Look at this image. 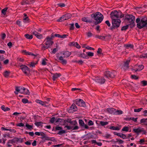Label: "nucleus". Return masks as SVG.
I'll use <instances>...</instances> for the list:
<instances>
[{
  "instance_id": "14",
  "label": "nucleus",
  "mask_w": 147,
  "mask_h": 147,
  "mask_svg": "<svg viewBox=\"0 0 147 147\" xmlns=\"http://www.w3.org/2000/svg\"><path fill=\"white\" fill-rule=\"evenodd\" d=\"M77 110V107L74 104H73L68 110L69 113H73Z\"/></svg>"
},
{
  "instance_id": "60",
  "label": "nucleus",
  "mask_w": 147,
  "mask_h": 147,
  "mask_svg": "<svg viewBox=\"0 0 147 147\" xmlns=\"http://www.w3.org/2000/svg\"><path fill=\"white\" fill-rule=\"evenodd\" d=\"M104 137L107 139L111 137V135L110 134H105Z\"/></svg>"
},
{
  "instance_id": "4",
  "label": "nucleus",
  "mask_w": 147,
  "mask_h": 147,
  "mask_svg": "<svg viewBox=\"0 0 147 147\" xmlns=\"http://www.w3.org/2000/svg\"><path fill=\"white\" fill-rule=\"evenodd\" d=\"M110 15L112 20L121 18L124 16V14L121 12H117L116 10L112 11Z\"/></svg>"
},
{
  "instance_id": "54",
  "label": "nucleus",
  "mask_w": 147,
  "mask_h": 147,
  "mask_svg": "<svg viewBox=\"0 0 147 147\" xmlns=\"http://www.w3.org/2000/svg\"><path fill=\"white\" fill-rule=\"evenodd\" d=\"M74 62H77V63L80 64H82L83 63V62L82 60H80L79 61H74Z\"/></svg>"
},
{
  "instance_id": "41",
  "label": "nucleus",
  "mask_w": 147,
  "mask_h": 147,
  "mask_svg": "<svg viewBox=\"0 0 147 147\" xmlns=\"http://www.w3.org/2000/svg\"><path fill=\"white\" fill-rule=\"evenodd\" d=\"M100 124L102 126L107 125L108 124L107 122H104L103 121H101L100 122Z\"/></svg>"
},
{
  "instance_id": "23",
  "label": "nucleus",
  "mask_w": 147,
  "mask_h": 147,
  "mask_svg": "<svg viewBox=\"0 0 147 147\" xmlns=\"http://www.w3.org/2000/svg\"><path fill=\"white\" fill-rule=\"evenodd\" d=\"M59 59L61 61V63L63 65H66L67 64V61L66 60L63 59L62 56H60L59 57Z\"/></svg>"
},
{
  "instance_id": "9",
  "label": "nucleus",
  "mask_w": 147,
  "mask_h": 147,
  "mask_svg": "<svg viewBox=\"0 0 147 147\" xmlns=\"http://www.w3.org/2000/svg\"><path fill=\"white\" fill-rule=\"evenodd\" d=\"M121 21L119 19L113 20L112 24L113 28H117L119 26Z\"/></svg>"
},
{
  "instance_id": "42",
  "label": "nucleus",
  "mask_w": 147,
  "mask_h": 147,
  "mask_svg": "<svg viewBox=\"0 0 147 147\" xmlns=\"http://www.w3.org/2000/svg\"><path fill=\"white\" fill-rule=\"evenodd\" d=\"M86 53L87 55L89 56L92 57L94 56V53L92 52H87Z\"/></svg>"
},
{
  "instance_id": "28",
  "label": "nucleus",
  "mask_w": 147,
  "mask_h": 147,
  "mask_svg": "<svg viewBox=\"0 0 147 147\" xmlns=\"http://www.w3.org/2000/svg\"><path fill=\"white\" fill-rule=\"evenodd\" d=\"M1 108V109L4 111H8L10 109L8 107H5L4 105L2 106Z\"/></svg>"
},
{
  "instance_id": "2",
  "label": "nucleus",
  "mask_w": 147,
  "mask_h": 147,
  "mask_svg": "<svg viewBox=\"0 0 147 147\" xmlns=\"http://www.w3.org/2000/svg\"><path fill=\"white\" fill-rule=\"evenodd\" d=\"M92 18H94V19L95 20L94 24L96 25L100 23L103 20V15L99 12H96L95 14L91 15Z\"/></svg>"
},
{
  "instance_id": "13",
  "label": "nucleus",
  "mask_w": 147,
  "mask_h": 147,
  "mask_svg": "<svg viewBox=\"0 0 147 147\" xmlns=\"http://www.w3.org/2000/svg\"><path fill=\"white\" fill-rule=\"evenodd\" d=\"M75 102L78 106L84 107L85 105V103L81 99H76Z\"/></svg>"
},
{
  "instance_id": "63",
  "label": "nucleus",
  "mask_w": 147,
  "mask_h": 147,
  "mask_svg": "<svg viewBox=\"0 0 147 147\" xmlns=\"http://www.w3.org/2000/svg\"><path fill=\"white\" fill-rule=\"evenodd\" d=\"M58 5L61 7H64L65 6V5L63 3H59L58 4Z\"/></svg>"
},
{
  "instance_id": "46",
  "label": "nucleus",
  "mask_w": 147,
  "mask_h": 147,
  "mask_svg": "<svg viewBox=\"0 0 147 147\" xmlns=\"http://www.w3.org/2000/svg\"><path fill=\"white\" fill-rule=\"evenodd\" d=\"M117 140L116 142H118L119 144H122L124 142V141L121 140L117 139Z\"/></svg>"
},
{
  "instance_id": "59",
  "label": "nucleus",
  "mask_w": 147,
  "mask_h": 147,
  "mask_svg": "<svg viewBox=\"0 0 147 147\" xmlns=\"http://www.w3.org/2000/svg\"><path fill=\"white\" fill-rule=\"evenodd\" d=\"M51 35H53L54 36L53 38L55 37H57L60 38L61 37V35L60 34H52Z\"/></svg>"
},
{
  "instance_id": "57",
  "label": "nucleus",
  "mask_w": 147,
  "mask_h": 147,
  "mask_svg": "<svg viewBox=\"0 0 147 147\" xmlns=\"http://www.w3.org/2000/svg\"><path fill=\"white\" fill-rule=\"evenodd\" d=\"M86 35L88 37H90L92 36V34L90 32H88L86 33Z\"/></svg>"
},
{
  "instance_id": "8",
  "label": "nucleus",
  "mask_w": 147,
  "mask_h": 147,
  "mask_svg": "<svg viewBox=\"0 0 147 147\" xmlns=\"http://www.w3.org/2000/svg\"><path fill=\"white\" fill-rule=\"evenodd\" d=\"M71 16V14L68 13L63 15L62 17H61L60 18L57 20L58 22L64 21L65 20H67L70 18Z\"/></svg>"
},
{
  "instance_id": "17",
  "label": "nucleus",
  "mask_w": 147,
  "mask_h": 147,
  "mask_svg": "<svg viewBox=\"0 0 147 147\" xmlns=\"http://www.w3.org/2000/svg\"><path fill=\"white\" fill-rule=\"evenodd\" d=\"M115 109L112 108H108L107 109V111L109 113L113 114H115Z\"/></svg>"
},
{
  "instance_id": "18",
  "label": "nucleus",
  "mask_w": 147,
  "mask_h": 147,
  "mask_svg": "<svg viewBox=\"0 0 147 147\" xmlns=\"http://www.w3.org/2000/svg\"><path fill=\"white\" fill-rule=\"evenodd\" d=\"M82 21L86 22L91 23L93 22L88 17H84L82 18Z\"/></svg>"
},
{
  "instance_id": "37",
  "label": "nucleus",
  "mask_w": 147,
  "mask_h": 147,
  "mask_svg": "<svg viewBox=\"0 0 147 147\" xmlns=\"http://www.w3.org/2000/svg\"><path fill=\"white\" fill-rule=\"evenodd\" d=\"M123 113V111L121 110H115V114L121 115Z\"/></svg>"
},
{
  "instance_id": "47",
  "label": "nucleus",
  "mask_w": 147,
  "mask_h": 147,
  "mask_svg": "<svg viewBox=\"0 0 147 147\" xmlns=\"http://www.w3.org/2000/svg\"><path fill=\"white\" fill-rule=\"evenodd\" d=\"M143 108H141L137 109H134V111L135 112H139Z\"/></svg>"
},
{
  "instance_id": "10",
  "label": "nucleus",
  "mask_w": 147,
  "mask_h": 147,
  "mask_svg": "<svg viewBox=\"0 0 147 147\" xmlns=\"http://www.w3.org/2000/svg\"><path fill=\"white\" fill-rule=\"evenodd\" d=\"M93 80L96 82L99 83V84H102L104 83L105 82V80L102 77H97L94 78Z\"/></svg>"
},
{
  "instance_id": "35",
  "label": "nucleus",
  "mask_w": 147,
  "mask_h": 147,
  "mask_svg": "<svg viewBox=\"0 0 147 147\" xmlns=\"http://www.w3.org/2000/svg\"><path fill=\"white\" fill-rule=\"evenodd\" d=\"M47 61V60L46 59H44L42 60L41 64L43 65H46L47 64L46 61Z\"/></svg>"
},
{
  "instance_id": "36",
  "label": "nucleus",
  "mask_w": 147,
  "mask_h": 147,
  "mask_svg": "<svg viewBox=\"0 0 147 147\" xmlns=\"http://www.w3.org/2000/svg\"><path fill=\"white\" fill-rule=\"evenodd\" d=\"M8 9V8L7 7H5L4 9H3L1 11V13H2L3 14V15H5L6 14V11Z\"/></svg>"
},
{
  "instance_id": "44",
  "label": "nucleus",
  "mask_w": 147,
  "mask_h": 147,
  "mask_svg": "<svg viewBox=\"0 0 147 147\" xmlns=\"http://www.w3.org/2000/svg\"><path fill=\"white\" fill-rule=\"evenodd\" d=\"M42 124L41 122H36L34 123L35 125L37 127L41 125Z\"/></svg>"
},
{
  "instance_id": "24",
  "label": "nucleus",
  "mask_w": 147,
  "mask_h": 147,
  "mask_svg": "<svg viewBox=\"0 0 147 147\" xmlns=\"http://www.w3.org/2000/svg\"><path fill=\"white\" fill-rule=\"evenodd\" d=\"M71 54V53L68 51H65L63 53V55H64V57L66 58L69 57Z\"/></svg>"
},
{
  "instance_id": "20",
  "label": "nucleus",
  "mask_w": 147,
  "mask_h": 147,
  "mask_svg": "<svg viewBox=\"0 0 147 147\" xmlns=\"http://www.w3.org/2000/svg\"><path fill=\"white\" fill-rule=\"evenodd\" d=\"M34 2V0H25L22 4L23 5L27 4H31Z\"/></svg>"
},
{
  "instance_id": "51",
  "label": "nucleus",
  "mask_w": 147,
  "mask_h": 147,
  "mask_svg": "<svg viewBox=\"0 0 147 147\" xmlns=\"http://www.w3.org/2000/svg\"><path fill=\"white\" fill-rule=\"evenodd\" d=\"M80 56L84 58H86L87 57V56L84 53L81 54L80 55Z\"/></svg>"
},
{
  "instance_id": "55",
  "label": "nucleus",
  "mask_w": 147,
  "mask_h": 147,
  "mask_svg": "<svg viewBox=\"0 0 147 147\" xmlns=\"http://www.w3.org/2000/svg\"><path fill=\"white\" fill-rule=\"evenodd\" d=\"M88 124L90 126L93 125L94 124V123L92 121L90 120L89 121Z\"/></svg>"
},
{
  "instance_id": "61",
  "label": "nucleus",
  "mask_w": 147,
  "mask_h": 147,
  "mask_svg": "<svg viewBox=\"0 0 147 147\" xmlns=\"http://www.w3.org/2000/svg\"><path fill=\"white\" fill-rule=\"evenodd\" d=\"M57 51V48L54 49L52 51H51V53L54 54H55Z\"/></svg>"
},
{
  "instance_id": "21",
  "label": "nucleus",
  "mask_w": 147,
  "mask_h": 147,
  "mask_svg": "<svg viewBox=\"0 0 147 147\" xmlns=\"http://www.w3.org/2000/svg\"><path fill=\"white\" fill-rule=\"evenodd\" d=\"M142 128L139 127L137 128L134 129L133 131L135 133H138L141 132L142 131Z\"/></svg>"
},
{
  "instance_id": "52",
  "label": "nucleus",
  "mask_w": 147,
  "mask_h": 147,
  "mask_svg": "<svg viewBox=\"0 0 147 147\" xmlns=\"http://www.w3.org/2000/svg\"><path fill=\"white\" fill-rule=\"evenodd\" d=\"M22 102L24 104L28 103V100L26 99H22Z\"/></svg>"
},
{
  "instance_id": "7",
  "label": "nucleus",
  "mask_w": 147,
  "mask_h": 147,
  "mask_svg": "<svg viewBox=\"0 0 147 147\" xmlns=\"http://www.w3.org/2000/svg\"><path fill=\"white\" fill-rule=\"evenodd\" d=\"M116 73L115 71L112 72L107 71L105 73V76L107 78H113L116 75Z\"/></svg>"
},
{
  "instance_id": "27",
  "label": "nucleus",
  "mask_w": 147,
  "mask_h": 147,
  "mask_svg": "<svg viewBox=\"0 0 147 147\" xmlns=\"http://www.w3.org/2000/svg\"><path fill=\"white\" fill-rule=\"evenodd\" d=\"M13 142L14 141L13 140H9L7 143V146L9 147H10Z\"/></svg>"
},
{
  "instance_id": "56",
  "label": "nucleus",
  "mask_w": 147,
  "mask_h": 147,
  "mask_svg": "<svg viewBox=\"0 0 147 147\" xmlns=\"http://www.w3.org/2000/svg\"><path fill=\"white\" fill-rule=\"evenodd\" d=\"M85 48L88 50H94V48H92V47H90L89 46H88L86 47H85Z\"/></svg>"
},
{
  "instance_id": "50",
  "label": "nucleus",
  "mask_w": 147,
  "mask_h": 147,
  "mask_svg": "<svg viewBox=\"0 0 147 147\" xmlns=\"http://www.w3.org/2000/svg\"><path fill=\"white\" fill-rule=\"evenodd\" d=\"M55 121V117H52L50 120V122L52 123H53Z\"/></svg>"
},
{
  "instance_id": "1",
  "label": "nucleus",
  "mask_w": 147,
  "mask_h": 147,
  "mask_svg": "<svg viewBox=\"0 0 147 147\" xmlns=\"http://www.w3.org/2000/svg\"><path fill=\"white\" fill-rule=\"evenodd\" d=\"M136 22L137 23V27L139 29H141L147 25V18L146 17L142 18L141 19L137 18L136 19Z\"/></svg>"
},
{
  "instance_id": "33",
  "label": "nucleus",
  "mask_w": 147,
  "mask_h": 147,
  "mask_svg": "<svg viewBox=\"0 0 147 147\" xmlns=\"http://www.w3.org/2000/svg\"><path fill=\"white\" fill-rule=\"evenodd\" d=\"M79 124L81 126L84 127V121L80 119L79 121Z\"/></svg>"
},
{
  "instance_id": "49",
  "label": "nucleus",
  "mask_w": 147,
  "mask_h": 147,
  "mask_svg": "<svg viewBox=\"0 0 147 147\" xmlns=\"http://www.w3.org/2000/svg\"><path fill=\"white\" fill-rule=\"evenodd\" d=\"M29 20L28 17H26L23 18V22L24 23H27L28 22Z\"/></svg>"
},
{
  "instance_id": "19",
  "label": "nucleus",
  "mask_w": 147,
  "mask_h": 147,
  "mask_svg": "<svg viewBox=\"0 0 147 147\" xmlns=\"http://www.w3.org/2000/svg\"><path fill=\"white\" fill-rule=\"evenodd\" d=\"M32 33L33 35H35L38 38L41 39L42 38V35L38 33L36 31Z\"/></svg>"
},
{
  "instance_id": "3",
  "label": "nucleus",
  "mask_w": 147,
  "mask_h": 147,
  "mask_svg": "<svg viewBox=\"0 0 147 147\" xmlns=\"http://www.w3.org/2000/svg\"><path fill=\"white\" fill-rule=\"evenodd\" d=\"M53 36V35H51V37L48 36L46 37L45 40V42L44 43L45 45H42V49L45 50V49H47L53 45V42L52 40Z\"/></svg>"
},
{
  "instance_id": "26",
  "label": "nucleus",
  "mask_w": 147,
  "mask_h": 147,
  "mask_svg": "<svg viewBox=\"0 0 147 147\" xmlns=\"http://www.w3.org/2000/svg\"><path fill=\"white\" fill-rule=\"evenodd\" d=\"M140 122L141 123H143L144 125H147V118L141 119Z\"/></svg>"
},
{
  "instance_id": "34",
  "label": "nucleus",
  "mask_w": 147,
  "mask_h": 147,
  "mask_svg": "<svg viewBox=\"0 0 147 147\" xmlns=\"http://www.w3.org/2000/svg\"><path fill=\"white\" fill-rule=\"evenodd\" d=\"M9 72L8 71H6L3 73V75L5 77L7 78L9 76Z\"/></svg>"
},
{
  "instance_id": "5",
  "label": "nucleus",
  "mask_w": 147,
  "mask_h": 147,
  "mask_svg": "<svg viewBox=\"0 0 147 147\" xmlns=\"http://www.w3.org/2000/svg\"><path fill=\"white\" fill-rule=\"evenodd\" d=\"M16 91H15L14 93L16 94H18V92L26 95H28L29 94V90L24 87H16Z\"/></svg>"
},
{
  "instance_id": "58",
  "label": "nucleus",
  "mask_w": 147,
  "mask_h": 147,
  "mask_svg": "<svg viewBox=\"0 0 147 147\" xmlns=\"http://www.w3.org/2000/svg\"><path fill=\"white\" fill-rule=\"evenodd\" d=\"M65 131L64 130H61L58 133V134L60 135H61L62 134L65 133Z\"/></svg>"
},
{
  "instance_id": "38",
  "label": "nucleus",
  "mask_w": 147,
  "mask_h": 147,
  "mask_svg": "<svg viewBox=\"0 0 147 147\" xmlns=\"http://www.w3.org/2000/svg\"><path fill=\"white\" fill-rule=\"evenodd\" d=\"M129 25L128 24L127 25L123 26L121 28V30L122 31L125 30L127 29L128 28Z\"/></svg>"
},
{
  "instance_id": "53",
  "label": "nucleus",
  "mask_w": 147,
  "mask_h": 147,
  "mask_svg": "<svg viewBox=\"0 0 147 147\" xmlns=\"http://www.w3.org/2000/svg\"><path fill=\"white\" fill-rule=\"evenodd\" d=\"M145 55V54H143L142 55H140L139 56V57L140 58H146V57Z\"/></svg>"
},
{
  "instance_id": "22",
  "label": "nucleus",
  "mask_w": 147,
  "mask_h": 147,
  "mask_svg": "<svg viewBox=\"0 0 147 147\" xmlns=\"http://www.w3.org/2000/svg\"><path fill=\"white\" fill-rule=\"evenodd\" d=\"M115 135L119 136L120 138H122L123 139H125L127 138L126 136L125 135L122 133H117L116 134H115Z\"/></svg>"
},
{
  "instance_id": "16",
  "label": "nucleus",
  "mask_w": 147,
  "mask_h": 147,
  "mask_svg": "<svg viewBox=\"0 0 147 147\" xmlns=\"http://www.w3.org/2000/svg\"><path fill=\"white\" fill-rule=\"evenodd\" d=\"M61 74L59 73H56L53 74L52 80L53 81H55L59 77Z\"/></svg>"
},
{
  "instance_id": "62",
  "label": "nucleus",
  "mask_w": 147,
  "mask_h": 147,
  "mask_svg": "<svg viewBox=\"0 0 147 147\" xmlns=\"http://www.w3.org/2000/svg\"><path fill=\"white\" fill-rule=\"evenodd\" d=\"M6 37V34L5 33H3L2 34L1 38L2 40H4Z\"/></svg>"
},
{
  "instance_id": "45",
  "label": "nucleus",
  "mask_w": 147,
  "mask_h": 147,
  "mask_svg": "<svg viewBox=\"0 0 147 147\" xmlns=\"http://www.w3.org/2000/svg\"><path fill=\"white\" fill-rule=\"evenodd\" d=\"M17 126L21 127H24V124L22 123H17L16 125Z\"/></svg>"
},
{
  "instance_id": "11",
  "label": "nucleus",
  "mask_w": 147,
  "mask_h": 147,
  "mask_svg": "<svg viewBox=\"0 0 147 147\" xmlns=\"http://www.w3.org/2000/svg\"><path fill=\"white\" fill-rule=\"evenodd\" d=\"M144 68V66L142 65H136L134 66L133 70L134 72H136L137 71H139L142 70Z\"/></svg>"
},
{
  "instance_id": "32",
  "label": "nucleus",
  "mask_w": 147,
  "mask_h": 147,
  "mask_svg": "<svg viewBox=\"0 0 147 147\" xmlns=\"http://www.w3.org/2000/svg\"><path fill=\"white\" fill-rule=\"evenodd\" d=\"M140 84L141 85L145 86L147 85V81L143 80L141 81Z\"/></svg>"
},
{
  "instance_id": "6",
  "label": "nucleus",
  "mask_w": 147,
  "mask_h": 147,
  "mask_svg": "<svg viewBox=\"0 0 147 147\" xmlns=\"http://www.w3.org/2000/svg\"><path fill=\"white\" fill-rule=\"evenodd\" d=\"M135 17L132 15L127 14L125 16V19L127 21L128 25H133L135 26Z\"/></svg>"
},
{
  "instance_id": "39",
  "label": "nucleus",
  "mask_w": 147,
  "mask_h": 147,
  "mask_svg": "<svg viewBox=\"0 0 147 147\" xmlns=\"http://www.w3.org/2000/svg\"><path fill=\"white\" fill-rule=\"evenodd\" d=\"M129 128L127 126H125L123 128L122 130L123 131H128L129 130Z\"/></svg>"
},
{
  "instance_id": "43",
  "label": "nucleus",
  "mask_w": 147,
  "mask_h": 147,
  "mask_svg": "<svg viewBox=\"0 0 147 147\" xmlns=\"http://www.w3.org/2000/svg\"><path fill=\"white\" fill-rule=\"evenodd\" d=\"M26 126L28 129H32L33 127V126L32 125H29L28 123H26Z\"/></svg>"
},
{
  "instance_id": "40",
  "label": "nucleus",
  "mask_w": 147,
  "mask_h": 147,
  "mask_svg": "<svg viewBox=\"0 0 147 147\" xmlns=\"http://www.w3.org/2000/svg\"><path fill=\"white\" fill-rule=\"evenodd\" d=\"M109 129H111L115 130H119V128L117 127L111 126L109 127Z\"/></svg>"
},
{
  "instance_id": "31",
  "label": "nucleus",
  "mask_w": 147,
  "mask_h": 147,
  "mask_svg": "<svg viewBox=\"0 0 147 147\" xmlns=\"http://www.w3.org/2000/svg\"><path fill=\"white\" fill-rule=\"evenodd\" d=\"M36 102L37 103H39L42 105H44L45 104L44 102H43L40 100H36Z\"/></svg>"
},
{
  "instance_id": "15",
  "label": "nucleus",
  "mask_w": 147,
  "mask_h": 147,
  "mask_svg": "<svg viewBox=\"0 0 147 147\" xmlns=\"http://www.w3.org/2000/svg\"><path fill=\"white\" fill-rule=\"evenodd\" d=\"M130 61V59L127 60L125 62L122 67V69L123 70H125L129 67V64Z\"/></svg>"
},
{
  "instance_id": "64",
  "label": "nucleus",
  "mask_w": 147,
  "mask_h": 147,
  "mask_svg": "<svg viewBox=\"0 0 147 147\" xmlns=\"http://www.w3.org/2000/svg\"><path fill=\"white\" fill-rule=\"evenodd\" d=\"M36 63L34 62H31L30 65V66L32 67H34Z\"/></svg>"
},
{
  "instance_id": "29",
  "label": "nucleus",
  "mask_w": 147,
  "mask_h": 147,
  "mask_svg": "<svg viewBox=\"0 0 147 147\" xmlns=\"http://www.w3.org/2000/svg\"><path fill=\"white\" fill-rule=\"evenodd\" d=\"M106 36H98L96 35L95 36V37L97 38H98L102 40H104Z\"/></svg>"
},
{
  "instance_id": "48",
  "label": "nucleus",
  "mask_w": 147,
  "mask_h": 147,
  "mask_svg": "<svg viewBox=\"0 0 147 147\" xmlns=\"http://www.w3.org/2000/svg\"><path fill=\"white\" fill-rule=\"evenodd\" d=\"M125 46L127 49H129V48H133V45L130 44L127 45H125Z\"/></svg>"
},
{
  "instance_id": "12",
  "label": "nucleus",
  "mask_w": 147,
  "mask_h": 147,
  "mask_svg": "<svg viewBox=\"0 0 147 147\" xmlns=\"http://www.w3.org/2000/svg\"><path fill=\"white\" fill-rule=\"evenodd\" d=\"M20 69L22 71L26 74H28L29 71V68L24 65H22L20 66Z\"/></svg>"
},
{
  "instance_id": "25",
  "label": "nucleus",
  "mask_w": 147,
  "mask_h": 147,
  "mask_svg": "<svg viewBox=\"0 0 147 147\" xmlns=\"http://www.w3.org/2000/svg\"><path fill=\"white\" fill-rule=\"evenodd\" d=\"M71 45L72 46H74L77 48L80 49V47L79 44L77 42H71Z\"/></svg>"
},
{
  "instance_id": "30",
  "label": "nucleus",
  "mask_w": 147,
  "mask_h": 147,
  "mask_svg": "<svg viewBox=\"0 0 147 147\" xmlns=\"http://www.w3.org/2000/svg\"><path fill=\"white\" fill-rule=\"evenodd\" d=\"M25 37L28 39H30L32 38L33 36L32 35H29L28 34H26L25 35Z\"/></svg>"
}]
</instances>
